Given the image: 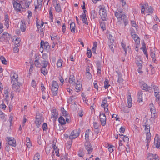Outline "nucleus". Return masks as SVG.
I'll return each mask as SVG.
<instances>
[{"label":"nucleus","mask_w":160,"mask_h":160,"mask_svg":"<svg viewBox=\"0 0 160 160\" xmlns=\"http://www.w3.org/2000/svg\"><path fill=\"white\" fill-rule=\"evenodd\" d=\"M90 130L89 129H88L86 131L85 134V138L86 141H88L89 139V133Z\"/></svg>","instance_id":"nucleus-40"},{"label":"nucleus","mask_w":160,"mask_h":160,"mask_svg":"<svg viewBox=\"0 0 160 160\" xmlns=\"http://www.w3.org/2000/svg\"><path fill=\"white\" fill-rule=\"evenodd\" d=\"M113 42H112H112H110V43L109 44V48L111 49V50H112V52H114V49L113 48V45H112Z\"/></svg>","instance_id":"nucleus-55"},{"label":"nucleus","mask_w":160,"mask_h":160,"mask_svg":"<svg viewBox=\"0 0 160 160\" xmlns=\"http://www.w3.org/2000/svg\"><path fill=\"white\" fill-rule=\"evenodd\" d=\"M58 120L60 124L62 125H64L66 123L65 119L62 116H60Z\"/></svg>","instance_id":"nucleus-23"},{"label":"nucleus","mask_w":160,"mask_h":160,"mask_svg":"<svg viewBox=\"0 0 160 160\" xmlns=\"http://www.w3.org/2000/svg\"><path fill=\"white\" fill-rule=\"evenodd\" d=\"M13 7L14 9L17 11H19V12L22 11L23 8H22V5L16 1H14L13 3Z\"/></svg>","instance_id":"nucleus-9"},{"label":"nucleus","mask_w":160,"mask_h":160,"mask_svg":"<svg viewBox=\"0 0 160 160\" xmlns=\"http://www.w3.org/2000/svg\"><path fill=\"white\" fill-rule=\"evenodd\" d=\"M59 87L58 83L57 82L55 81H53L52 82V88H57V89H58Z\"/></svg>","instance_id":"nucleus-37"},{"label":"nucleus","mask_w":160,"mask_h":160,"mask_svg":"<svg viewBox=\"0 0 160 160\" xmlns=\"http://www.w3.org/2000/svg\"><path fill=\"white\" fill-rule=\"evenodd\" d=\"M157 96H155L156 98V101L160 105V96L159 94L157 95Z\"/></svg>","instance_id":"nucleus-57"},{"label":"nucleus","mask_w":160,"mask_h":160,"mask_svg":"<svg viewBox=\"0 0 160 160\" xmlns=\"http://www.w3.org/2000/svg\"><path fill=\"white\" fill-rule=\"evenodd\" d=\"M40 46L41 48H42L46 50L49 49L50 48L49 43L47 42H44L43 40H41V42Z\"/></svg>","instance_id":"nucleus-12"},{"label":"nucleus","mask_w":160,"mask_h":160,"mask_svg":"<svg viewBox=\"0 0 160 160\" xmlns=\"http://www.w3.org/2000/svg\"><path fill=\"white\" fill-rule=\"evenodd\" d=\"M42 128L43 130H46L48 128L47 124L46 123H44L42 125Z\"/></svg>","instance_id":"nucleus-64"},{"label":"nucleus","mask_w":160,"mask_h":160,"mask_svg":"<svg viewBox=\"0 0 160 160\" xmlns=\"http://www.w3.org/2000/svg\"><path fill=\"white\" fill-rule=\"evenodd\" d=\"M118 82L119 83H121L123 82V79H122V75L119 74H118Z\"/></svg>","instance_id":"nucleus-41"},{"label":"nucleus","mask_w":160,"mask_h":160,"mask_svg":"<svg viewBox=\"0 0 160 160\" xmlns=\"http://www.w3.org/2000/svg\"><path fill=\"white\" fill-rule=\"evenodd\" d=\"M8 143L9 145L13 147H15L16 145V141L15 139L12 137H8Z\"/></svg>","instance_id":"nucleus-11"},{"label":"nucleus","mask_w":160,"mask_h":160,"mask_svg":"<svg viewBox=\"0 0 160 160\" xmlns=\"http://www.w3.org/2000/svg\"><path fill=\"white\" fill-rule=\"evenodd\" d=\"M10 34L8 33L7 32H5L3 33L0 38V42H5L8 40V39L11 38Z\"/></svg>","instance_id":"nucleus-3"},{"label":"nucleus","mask_w":160,"mask_h":160,"mask_svg":"<svg viewBox=\"0 0 160 160\" xmlns=\"http://www.w3.org/2000/svg\"><path fill=\"white\" fill-rule=\"evenodd\" d=\"M40 156L38 153H37L35 155L33 160H39Z\"/></svg>","instance_id":"nucleus-47"},{"label":"nucleus","mask_w":160,"mask_h":160,"mask_svg":"<svg viewBox=\"0 0 160 160\" xmlns=\"http://www.w3.org/2000/svg\"><path fill=\"white\" fill-rule=\"evenodd\" d=\"M21 40L19 38H16L14 44L16 45H18L20 43Z\"/></svg>","instance_id":"nucleus-61"},{"label":"nucleus","mask_w":160,"mask_h":160,"mask_svg":"<svg viewBox=\"0 0 160 160\" xmlns=\"http://www.w3.org/2000/svg\"><path fill=\"white\" fill-rule=\"evenodd\" d=\"M41 73H42L44 76L47 75V72L46 67H42L41 68Z\"/></svg>","instance_id":"nucleus-33"},{"label":"nucleus","mask_w":160,"mask_h":160,"mask_svg":"<svg viewBox=\"0 0 160 160\" xmlns=\"http://www.w3.org/2000/svg\"><path fill=\"white\" fill-rule=\"evenodd\" d=\"M118 13L121 15H122V14H125L123 12V10L122 9L118 8L117 11L115 12V16L116 13Z\"/></svg>","instance_id":"nucleus-43"},{"label":"nucleus","mask_w":160,"mask_h":160,"mask_svg":"<svg viewBox=\"0 0 160 160\" xmlns=\"http://www.w3.org/2000/svg\"><path fill=\"white\" fill-rule=\"evenodd\" d=\"M108 80L107 79H105V81L104 82V88L105 89L108 88L109 86H110V85L108 83Z\"/></svg>","instance_id":"nucleus-42"},{"label":"nucleus","mask_w":160,"mask_h":160,"mask_svg":"<svg viewBox=\"0 0 160 160\" xmlns=\"http://www.w3.org/2000/svg\"><path fill=\"white\" fill-rule=\"evenodd\" d=\"M142 48L143 50V52H144V54L146 55V57L148 58V53H147V51L146 49V47H145L144 48Z\"/></svg>","instance_id":"nucleus-58"},{"label":"nucleus","mask_w":160,"mask_h":160,"mask_svg":"<svg viewBox=\"0 0 160 160\" xmlns=\"http://www.w3.org/2000/svg\"><path fill=\"white\" fill-rule=\"evenodd\" d=\"M128 99V107L129 108H131L132 106V100L131 95H129L127 97Z\"/></svg>","instance_id":"nucleus-21"},{"label":"nucleus","mask_w":160,"mask_h":160,"mask_svg":"<svg viewBox=\"0 0 160 160\" xmlns=\"http://www.w3.org/2000/svg\"><path fill=\"white\" fill-rule=\"evenodd\" d=\"M80 133V129H76L73 130L69 136V138L71 140L75 139L79 135Z\"/></svg>","instance_id":"nucleus-5"},{"label":"nucleus","mask_w":160,"mask_h":160,"mask_svg":"<svg viewBox=\"0 0 160 160\" xmlns=\"http://www.w3.org/2000/svg\"><path fill=\"white\" fill-rule=\"evenodd\" d=\"M77 97L75 96H72L71 97H69L67 98L68 102V103L71 104L73 102V100L76 99Z\"/></svg>","instance_id":"nucleus-24"},{"label":"nucleus","mask_w":160,"mask_h":160,"mask_svg":"<svg viewBox=\"0 0 160 160\" xmlns=\"http://www.w3.org/2000/svg\"><path fill=\"white\" fill-rule=\"evenodd\" d=\"M153 12V9L151 7H150L148 8V9H147L145 11L146 13H148V15H150L152 14Z\"/></svg>","instance_id":"nucleus-29"},{"label":"nucleus","mask_w":160,"mask_h":160,"mask_svg":"<svg viewBox=\"0 0 160 160\" xmlns=\"http://www.w3.org/2000/svg\"><path fill=\"white\" fill-rule=\"evenodd\" d=\"M142 91L140 92H139L137 94V97L138 99V101L139 102H140V101H142Z\"/></svg>","instance_id":"nucleus-31"},{"label":"nucleus","mask_w":160,"mask_h":160,"mask_svg":"<svg viewBox=\"0 0 160 160\" xmlns=\"http://www.w3.org/2000/svg\"><path fill=\"white\" fill-rule=\"evenodd\" d=\"M85 146L86 149L87 150V153L89 154L92 151L93 148L89 142H85Z\"/></svg>","instance_id":"nucleus-7"},{"label":"nucleus","mask_w":160,"mask_h":160,"mask_svg":"<svg viewBox=\"0 0 160 160\" xmlns=\"http://www.w3.org/2000/svg\"><path fill=\"white\" fill-rule=\"evenodd\" d=\"M136 63L139 67V69H140L142 68V62L140 58H138L137 60Z\"/></svg>","instance_id":"nucleus-27"},{"label":"nucleus","mask_w":160,"mask_h":160,"mask_svg":"<svg viewBox=\"0 0 160 160\" xmlns=\"http://www.w3.org/2000/svg\"><path fill=\"white\" fill-rule=\"evenodd\" d=\"M78 82H79L78 81H77V82L75 84H76V89L78 90L77 92H78L79 91H80V88L81 87V85L80 84V83H79V84L78 83Z\"/></svg>","instance_id":"nucleus-45"},{"label":"nucleus","mask_w":160,"mask_h":160,"mask_svg":"<svg viewBox=\"0 0 160 160\" xmlns=\"http://www.w3.org/2000/svg\"><path fill=\"white\" fill-rule=\"evenodd\" d=\"M18 45L17 46H15L14 47L13 50L14 53H17L19 51V49L18 47Z\"/></svg>","instance_id":"nucleus-62"},{"label":"nucleus","mask_w":160,"mask_h":160,"mask_svg":"<svg viewBox=\"0 0 160 160\" xmlns=\"http://www.w3.org/2000/svg\"><path fill=\"white\" fill-rule=\"evenodd\" d=\"M62 60L61 59L58 60L57 62V65L58 67H60L62 66Z\"/></svg>","instance_id":"nucleus-49"},{"label":"nucleus","mask_w":160,"mask_h":160,"mask_svg":"<svg viewBox=\"0 0 160 160\" xmlns=\"http://www.w3.org/2000/svg\"><path fill=\"white\" fill-rule=\"evenodd\" d=\"M123 140L124 142L128 144L129 142V138L126 136H124V137L123 138Z\"/></svg>","instance_id":"nucleus-51"},{"label":"nucleus","mask_w":160,"mask_h":160,"mask_svg":"<svg viewBox=\"0 0 160 160\" xmlns=\"http://www.w3.org/2000/svg\"><path fill=\"white\" fill-rule=\"evenodd\" d=\"M119 146L118 147V149L119 151H122V148H123V149L125 148V147L123 146V144L121 140H120L119 142Z\"/></svg>","instance_id":"nucleus-35"},{"label":"nucleus","mask_w":160,"mask_h":160,"mask_svg":"<svg viewBox=\"0 0 160 160\" xmlns=\"http://www.w3.org/2000/svg\"><path fill=\"white\" fill-rule=\"evenodd\" d=\"M49 64L47 60H42L41 62V66L42 67H46Z\"/></svg>","instance_id":"nucleus-30"},{"label":"nucleus","mask_w":160,"mask_h":160,"mask_svg":"<svg viewBox=\"0 0 160 160\" xmlns=\"http://www.w3.org/2000/svg\"><path fill=\"white\" fill-rule=\"evenodd\" d=\"M61 111L62 113V115L64 116L65 117H67L68 116V112L65 110L63 108H61Z\"/></svg>","instance_id":"nucleus-39"},{"label":"nucleus","mask_w":160,"mask_h":160,"mask_svg":"<svg viewBox=\"0 0 160 160\" xmlns=\"http://www.w3.org/2000/svg\"><path fill=\"white\" fill-rule=\"evenodd\" d=\"M51 91L52 95L53 96H56L58 93V89H57V88H52Z\"/></svg>","instance_id":"nucleus-32"},{"label":"nucleus","mask_w":160,"mask_h":160,"mask_svg":"<svg viewBox=\"0 0 160 160\" xmlns=\"http://www.w3.org/2000/svg\"><path fill=\"white\" fill-rule=\"evenodd\" d=\"M42 58L44 59L43 60H46L48 58V56L46 53L43 54L42 56Z\"/></svg>","instance_id":"nucleus-63"},{"label":"nucleus","mask_w":160,"mask_h":160,"mask_svg":"<svg viewBox=\"0 0 160 160\" xmlns=\"http://www.w3.org/2000/svg\"><path fill=\"white\" fill-rule=\"evenodd\" d=\"M5 23L4 25L7 28L9 27V20L8 19V16L7 15H5Z\"/></svg>","instance_id":"nucleus-22"},{"label":"nucleus","mask_w":160,"mask_h":160,"mask_svg":"<svg viewBox=\"0 0 160 160\" xmlns=\"http://www.w3.org/2000/svg\"><path fill=\"white\" fill-rule=\"evenodd\" d=\"M69 82L72 85L75 84V77L73 75H71L70 76L69 78Z\"/></svg>","instance_id":"nucleus-19"},{"label":"nucleus","mask_w":160,"mask_h":160,"mask_svg":"<svg viewBox=\"0 0 160 160\" xmlns=\"http://www.w3.org/2000/svg\"><path fill=\"white\" fill-rule=\"evenodd\" d=\"M0 59L3 64L6 65L7 64L8 62L3 56H1Z\"/></svg>","instance_id":"nucleus-38"},{"label":"nucleus","mask_w":160,"mask_h":160,"mask_svg":"<svg viewBox=\"0 0 160 160\" xmlns=\"http://www.w3.org/2000/svg\"><path fill=\"white\" fill-rule=\"evenodd\" d=\"M151 134L150 132H146V139L147 142H149L150 141Z\"/></svg>","instance_id":"nucleus-34"},{"label":"nucleus","mask_w":160,"mask_h":160,"mask_svg":"<svg viewBox=\"0 0 160 160\" xmlns=\"http://www.w3.org/2000/svg\"><path fill=\"white\" fill-rule=\"evenodd\" d=\"M158 156L156 154H154L149 153L148 154V158L149 160H156L158 159Z\"/></svg>","instance_id":"nucleus-14"},{"label":"nucleus","mask_w":160,"mask_h":160,"mask_svg":"<svg viewBox=\"0 0 160 160\" xmlns=\"http://www.w3.org/2000/svg\"><path fill=\"white\" fill-rule=\"evenodd\" d=\"M36 25L37 27V31L39 33H40V35L43 36H44V32L43 31V28H42L40 25H39L38 23L36 22Z\"/></svg>","instance_id":"nucleus-15"},{"label":"nucleus","mask_w":160,"mask_h":160,"mask_svg":"<svg viewBox=\"0 0 160 160\" xmlns=\"http://www.w3.org/2000/svg\"><path fill=\"white\" fill-rule=\"evenodd\" d=\"M100 126V125L98 122H93V127L95 129L98 128Z\"/></svg>","instance_id":"nucleus-46"},{"label":"nucleus","mask_w":160,"mask_h":160,"mask_svg":"<svg viewBox=\"0 0 160 160\" xmlns=\"http://www.w3.org/2000/svg\"><path fill=\"white\" fill-rule=\"evenodd\" d=\"M151 56L152 59H155L156 58L155 57V54L154 51L152 50H152H151Z\"/></svg>","instance_id":"nucleus-54"},{"label":"nucleus","mask_w":160,"mask_h":160,"mask_svg":"<svg viewBox=\"0 0 160 160\" xmlns=\"http://www.w3.org/2000/svg\"><path fill=\"white\" fill-rule=\"evenodd\" d=\"M99 14L103 21L106 20L107 19L106 11L104 8L102 7L100 9Z\"/></svg>","instance_id":"nucleus-4"},{"label":"nucleus","mask_w":160,"mask_h":160,"mask_svg":"<svg viewBox=\"0 0 160 160\" xmlns=\"http://www.w3.org/2000/svg\"><path fill=\"white\" fill-rule=\"evenodd\" d=\"M10 77L12 80V83L18 82V75L17 74L14 72H11L10 74Z\"/></svg>","instance_id":"nucleus-6"},{"label":"nucleus","mask_w":160,"mask_h":160,"mask_svg":"<svg viewBox=\"0 0 160 160\" xmlns=\"http://www.w3.org/2000/svg\"><path fill=\"white\" fill-rule=\"evenodd\" d=\"M12 83L13 89L15 91L19 92L20 91L19 88L20 83L19 82H13Z\"/></svg>","instance_id":"nucleus-13"},{"label":"nucleus","mask_w":160,"mask_h":160,"mask_svg":"<svg viewBox=\"0 0 160 160\" xmlns=\"http://www.w3.org/2000/svg\"><path fill=\"white\" fill-rule=\"evenodd\" d=\"M55 9L57 12L58 13L61 12L62 11L60 5L59 3L57 4V5L54 6Z\"/></svg>","instance_id":"nucleus-26"},{"label":"nucleus","mask_w":160,"mask_h":160,"mask_svg":"<svg viewBox=\"0 0 160 160\" xmlns=\"http://www.w3.org/2000/svg\"><path fill=\"white\" fill-rule=\"evenodd\" d=\"M121 46L122 47L124 51H125V54L126 55L127 54V48L126 47V45L125 43H124L123 42H121Z\"/></svg>","instance_id":"nucleus-48"},{"label":"nucleus","mask_w":160,"mask_h":160,"mask_svg":"<svg viewBox=\"0 0 160 160\" xmlns=\"http://www.w3.org/2000/svg\"><path fill=\"white\" fill-rule=\"evenodd\" d=\"M6 96H5L6 98L5 99L2 100V102L3 103H4V101H5L7 103V104L8 103V94H5Z\"/></svg>","instance_id":"nucleus-52"},{"label":"nucleus","mask_w":160,"mask_h":160,"mask_svg":"<svg viewBox=\"0 0 160 160\" xmlns=\"http://www.w3.org/2000/svg\"><path fill=\"white\" fill-rule=\"evenodd\" d=\"M153 88L155 93V96H157V95H158L159 93V90L158 87L155 86H153Z\"/></svg>","instance_id":"nucleus-28"},{"label":"nucleus","mask_w":160,"mask_h":160,"mask_svg":"<svg viewBox=\"0 0 160 160\" xmlns=\"http://www.w3.org/2000/svg\"><path fill=\"white\" fill-rule=\"evenodd\" d=\"M52 117H53V118H54L55 119H56L58 117V110L56 109H53L52 111Z\"/></svg>","instance_id":"nucleus-17"},{"label":"nucleus","mask_w":160,"mask_h":160,"mask_svg":"<svg viewBox=\"0 0 160 160\" xmlns=\"http://www.w3.org/2000/svg\"><path fill=\"white\" fill-rule=\"evenodd\" d=\"M131 35L132 38L134 40L136 44H138L140 43V38L139 37L135 32H132Z\"/></svg>","instance_id":"nucleus-10"},{"label":"nucleus","mask_w":160,"mask_h":160,"mask_svg":"<svg viewBox=\"0 0 160 160\" xmlns=\"http://www.w3.org/2000/svg\"><path fill=\"white\" fill-rule=\"evenodd\" d=\"M26 28V24H25V22L24 20H21V22L20 30L22 32L25 31Z\"/></svg>","instance_id":"nucleus-16"},{"label":"nucleus","mask_w":160,"mask_h":160,"mask_svg":"<svg viewBox=\"0 0 160 160\" xmlns=\"http://www.w3.org/2000/svg\"><path fill=\"white\" fill-rule=\"evenodd\" d=\"M155 145L157 148L160 149V139L158 137L155 138Z\"/></svg>","instance_id":"nucleus-20"},{"label":"nucleus","mask_w":160,"mask_h":160,"mask_svg":"<svg viewBox=\"0 0 160 160\" xmlns=\"http://www.w3.org/2000/svg\"><path fill=\"white\" fill-rule=\"evenodd\" d=\"M86 75L88 79H90L91 78L92 75L90 72H86Z\"/></svg>","instance_id":"nucleus-59"},{"label":"nucleus","mask_w":160,"mask_h":160,"mask_svg":"<svg viewBox=\"0 0 160 160\" xmlns=\"http://www.w3.org/2000/svg\"><path fill=\"white\" fill-rule=\"evenodd\" d=\"M87 54L88 57L90 58L92 56V52L91 50L88 49V48L87 49Z\"/></svg>","instance_id":"nucleus-53"},{"label":"nucleus","mask_w":160,"mask_h":160,"mask_svg":"<svg viewBox=\"0 0 160 160\" xmlns=\"http://www.w3.org/2000/svg\"><path fill=\"white\" fill-rule=\"evenodd\" d=\"M141 88L144 90L147 91H149L150 90L152 89L151 87L149 86L147 84L145 83L142 84L141 86Z\"/></svg>","instance_id":"nucleus-18"},{"label":"nucleus","mask_w":160,"mask_h":160,"mask_svg":"<svg viewBox=\"0 0 160 160\" xmlns=\"http://www.w3.org/2000/svg\"><path fill=\"white\" fill-rule=\"evenodd\" d=\"M145 130L146 131V132H150V126L149 125H145Z\"/></svg>","instance_id":"nucleus-56"},{"label":"nucleus","mask_w":160,"mask_h":160,"mask_svg":"<svg viewBox=\"0 0 160 160\" xmlns=\"http://www.w3.org/2000/svg\"><path fill=\"white\" fill-rule=\"evenodd\" d=\"M35 65L38 67H40L41 66V64L40 63L39 61L38 60H35Z\"/></svg>","instance_id":"nucleus-50"},{"label":"nucleus","mask_w":160,"mask_h":160,"mask_svg":"<svg viewBox=\"0 0 160 160\" xmlns=\"http://www.w3.org/2000/svg\"><path fill=\"white\" fill-rule=\"evenodd\" d=\"M43 117L40 115L39 113V112H37L35 122L37 127H39L41 124L43 122Z\"/></svg>","instance_id":"nucleus-2"},{"label":"nucleus","mask_w":160,"mask_h":160,"mask_svg":"<svg viewBox=\"0 0 160 160\" xmlns=\"http://www.w3.org/2000/svg\"><path fill=\"white\" fill-rule=\"evenodd\" d=\"M70 28L71 31L74 33L75 31V24L74 22H72L70 24Z\"/></svg>","instance_id":"nucleus-25"},{"label":"nucleus","mask_w":160,"mask_h":160,"mask_svg":"<svg viewBox=\"0 0 160 160\" xmlns=\"http://www.w3.org/2000/svg\"><path fill=\"white\" fill-rule=\"evenodd\" d=\"M115 16L117 18V22L118 24L122 25L123 24H124V28L128 24V18L125 14H122V15H121L116 12Z\"/></svg>","instance_id":"nucleus-1"},{"label":"nucleus","mask_w":160,"mask_h":160,"mask_svg":"<svg viewBox=\"0 0 160 160\" xmlns=\"http://www.w3.org/2000/svg\"><path fill=\"white\" fill-rule=\"evenodd\" d=\"M100 26L103 31L106 29L105 24L104 22H100Z\"/></svg>","instance_id":"nucleus-36"},{"label":"nucleus","mask_w":160,"mask_h":160,"mask_svg":"<svg viewBox=\"0 0 160 160\" xmlns=\"http://www.w3.org/2000/svg\"><path fill=\"white\" fill-rule=\"evenodd\" d=\"M151 112L152 114V116L154 117L155 116V114L156 113V111L154 108H152L150 109Z\"/></svg>","instance_id":"nucleus-44"},{"label":"nucleus","mask_w":160,"mask_h":160,"mask_svg":"<svg viewBox=\"0 0 160 160\" xmlns=\"http://www.w3.org/2000/svg\"><path fill=\"white\" fill-rule=\"evenodd\" d=\"M100 121L101 124L104 126L106 124V117L104 113H100L99 115Z\"/></svg>","instance_id":"nucleus-8"},{"label":"nucleus","mask_w":160,"mask_h":160,"mask_svg":"<svg viewBox=\"0 0 160 160\" xmlns=\"http://www.w3.org/2000/svg\"><path fill=\"white\" fill-rule=\"evenodd\" d=\"M49 14L50 17L51 19L52 18H53V14H52V7H51L50 8L49 11Z\"/></svg>","instance_id":"nucleus-60"}]
</instances>
